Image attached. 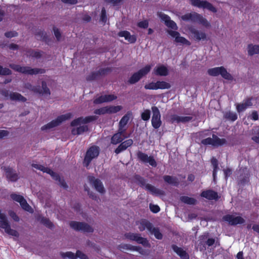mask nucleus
Returning a JSON list of instances; mask_svg holds the SVG:
<instances>
[{"label":"nucleus","mask_w":259,"mask_h":259,"mask_svg":"<svg viewBox=\"0 0 259 259\" xmlns=\"http://www.w3.org/2000/svg\"><path fill=\"white\" fill-rule=\"evenodd\" d=\"M157 89H168L170 88V84L164 81H157L156 82Z\"/></svg>","instance_id":"obj_42"},{"label":"nucleus","mask_w":259,"mask_h":259,"mask_svg":"<svg viewBox=\"0 0 259 259\" xmlns=\"http://www.w3.org/2000/svg\"><path fill=\"white\" fill-rule=\"evenodd\" d=\"M136 225L138 226L140 231H143L147 229L148 231L152 229V224L146 220H141L136 222Z\"/></svg>","instance_id":"obj_29"},{"label":"nucleus","mask_w":259,"mask_h":259,"mask_svg":"<svg viewBox=\"0 0 259 259\" xmlns=\"http://www.w3.org/2000/svg\"><path fill=\"white\" fill-rule=\"evenodd\" d=\"M150 209L154 213H157L160 210V208L158 205L152 204H150Z\"/></svg>","instance_id":"obj_56"},{"label":"nucleus","mask_w":259,"mask_h":259,"mask_svg":"<svg viewBox=\"0 0 259 259\" xmlns=\"http://www.w3.org/2000/svg\"><path fill=\"white\" fill-rule=\"evenodd\" d=\"M132 117V112L131 111H128L120 119L119 122V128L121 131H125V126L128 123L130 119Z\"/></svg>","instance_id":"obj_26"},{"label":"nucleus","mask_w":259,"mask_h":259,"mask_svg":"<svg viewBox=\"0 0 259 259\" xmlns=\"http://www.w3.org/2000/svg\"><path fill=\"white\" fill-rule=\"evenodd\" d=\"M138 158L144 163H148L153 167L157 166V162L153 156H149L147 154L141 151L137 153Z\"/></svg>","instance_id":"obj_16"},{"label":"nucleus","mask_w":259,"mask_h":259,"mask_svg":"<svg viewBox=\"0 0 259 259\" xmlns=\"http://www.w3.org/2000/svg\"><path fill=\"white\" fill-rule=\"evenodd\" d=\"M248 53L250 56L259 53V45L250 44L248 46Z\"/></svg>","instance_id":"obj_40"},{"label":"nucleus","mask_w":259,"mask_h":259,"mask_svg":"<svg viewBox=\"0 0 259 259\" xmlns=\"http://www.w3.org/2000/svg\"><path fill=\"white\" fill-rule=\"evenodd\" d=\"M214 242H215V239H213V238H209L207 239L206 243V244L210 246H211L214 243Z\"/></svg>","instance_id":"obj_63"},{"label":"nucleus","mask_w":259,"mask_h":259,"mask_svg":"<svg viewBox=\"0 0 259 259\" xmlns=\"http://www.w3.org/2000/svg\"><path fill=\"white\" fill-rule=\"evenodd\" d=\"M152 111V116L151 123L152 126L155 128H158L161 125V115L158 108L156 106H153L151 108Z\"/></svg>","instance_id":"obj_11"},{"label":"nucleus","mask_w":259,"mask_h":259,"mask_svg":"<svg viewBox=\"0 0 259 259\" xmlns=\"http://www.w3.org/2000/svg\"><path fill=\"white\" fill-rule=\"evenodd\" d=\"M9 214L15 221H19V218L14 212L10 211L9 212Z\"/></svg>","instance_id":"obj_60"},{"label":"nucleus","mask_w":259,"mask_h":259,"mask_svg":"<svg viewBox=\"0 0 259 259\" xmlns=\"http://www.w3.org/2000/svg\"><path fill=\"white\" fill-rule=\"evenodd\" d=\"M99 154V148L96 146L90 147L87 151L85 156L83 164L85 166L88 167L91 161L94 158L97 157Z\"/></svg>","instance_id":"obj_8"},{"label":"nucleus","mask_w":259,"mask_h":259,"mask_svg":"<svg viewBox=\"0 0 259 259\" xmlns=\"http://www.w3.org/2000/svg\"><path fill=\"white\" fill-rule=\"evenodd\" d=\"M5 169L7 178L9 180L14 182L18 179V175L11 168L9 167H6Z\"/></svg>","instance_id":"obj_36"},{"label":"nucleus","mask_w":259,"mask_h":259,"mask_svg":"<svg viewBox=\"0 0 259 259\" xmlns=\"http://www.w3.org/2000/svg\"><path fill=\"white\" fill-rule=\"evenodd\" d=\"M149 232L154 235L157 239H161L162 238V235L159 231L157 228H155L152 225V229L149 230Z\"/></svg>","instance_id":"obj_41"},{"label":"nucleus","mask_w":259,"mask_h":259,"mask_svg":"<svg viewBox=\"0 0 259 259\" xmlns=\"http://www.w3.org/2000/svg\"><path fill=\"white\" fill-rule=\"evenodd\" d=\"M146 189L149 191L152 194L156 196H160L164 194V192L163 190L157 189L150 184L146 185Z\"/></svg>","instance_id":"obj_35"},{"label":"nucleus","mask_w":259,"mask_h":259,"mask_svg":"<svg viewBox=\"0 0 259 259\" xmlns=\"http://www.w3.org/2000/svg\"><path fill=\"white\" fill-rule=\"evenodd\" d=\"M116 98L117 97L114 95H104L95 99L94 103L95 104H100L104 102H111Z\"/></svg>","instance_id":"obj_28"},{"label":"nucleus","mask_w":259,"mask_h":259,"mask_svg":"<svg viewBox=\"0 0 259 259\" xmlns=\"http://www.w3.org/2000/svg\"><path fill=\"white\" fill-rule=\"evenodd\" d=\"M239 173L240 174V181L241 183H243L248 178L249 173L247 168H244L240 169Z\"/></svg>","instance_id":"obj_39"},{"label":"nucleus","mask_w":259,"mask_h":259,"mask_svg":"<svg viewBox=\"0 0 259 259\" xmlns=\"http://www.w3.org/2000/svg\"><path fill=\"white\" fill-rule=\"evenodd\" d=\"M111 71L110 68L107 67L104 69H100L97 72H92L87 77L88 80H93L99 78L100 76L105 75Z\"/></svg>","instance_id":"obj_24"},{"label":"nucleus","mask_w":259,"mask_h":259,"mask_svg":"<svg viewBox=\"0 0 259 259\" xmlns=\"http://www.w3.org/2000/svg\"><path fill=\"white\" fill-rule=\"evenodd\" d=\"M53 30L55 37L58 40H59L61 38V33L60 31L56 27H54Z\"/></svg>","instance_id":"obj_58"},{"label":"nucleus","mask_w":259,"mask_h":259,"mask_svg":"<svg viewBox=\"0 0 259 259\" xmlns=\"http://www.w3.org/2000/svg\"><path fill=\"white\" fill-rule=\"evenodd\" d=\"M201 196L210 200L218 199V193L211 190L203 191L201 194Z\"/></svg>","instance_id":"obj_31"},{"label":"nucleus","mask_w":259,"mask_h":259,"mask_svg":"<svg viewBox=\"0 0 259 259\" xmlns=\"http://www.w3.org/2000/svg\"><path fill=\"white\" fill-rule=\"evenodd\" d=\"M180 200L182 202L188 204H195L196 202L195 199L185 196L181 197Z\"/></svg>","instance_id":"obj_43"},{"label":"nucleus","mask_w":259,"mask_h":259,"mask_svg":"<svg viewBox=\"0 0 259 259\" xmlns=\"http://www.w3.org/2000/svg\"><path fill=\"white\" fill-rule=\"evenodd\" d=\"M252 105L251 99H247L243 101L241 104L237 105L236 109L238 112H241L245 110L247 108Z\"/></svg>","instance_id":"obj_33"},{"label":"nucleus","mask_w":259,"mask_h":259,"mask_svg":"<svg viewBox=\"0 0 259 259\" xmlns=\"http://www.w3.org/2000/svg\"><path fill=\"white\" fill-rule=\"evenodd\" d=\"M167 32L172 37L175 38V41L177 43L188 46L191 45V42L185 37L181 36L179 32L174 30H168Z\"/></svg>","instance_id":"obj_17"},{"label":"nucleus","mask_w":259,"mask_h":259,"mask_svg":"<svg viewBox=\"0 0 259 259\" xmlns=\"http://www.w3.org/2000/svg\"><path fill=\"white\" fill-rule=\"evenodd\" d=\"M97 119L96 116H89L85 117H80L73 120L71 123L72 126H79L77 128H73L71 133L74 135H80L88 130V126L87 123L95 120Z\"/></svg>","instance_id":"obj_1"},{"label":"nucleus","mask_w":259,"mask_h":259,"mask_svg":"<svg viewBox=\"0 0 259 259\" xmlns=\"http://www.w3.org/2000/svg\"><path fill=\"white\" fill-rule=\"evenodd\" d=\"M251 118L253 120H256L258 119V114L256 111L252 112L251 115Z\"/></svg>","instance_id":"obj_64"},{"label":"nucleus","mask_w":259,"mask_h":259,"mask_svg":"<svg viewBox=\"0 0 259 259\" xmlns=\"http://www.w3.org/2000/svg\"><path fill=\"white\" fill-rule=\"evenodd\" d=\"M189 31L193 35V38L196 41L206 40L207 39V34L203 31L198 30L196 28L190 27Z\"/></svg>","instance_id":"obj_19"},{"label":"nucleus","mask_w":259,"mask_h":259,"mask_svg":"<svg viewBox=\"0 0 259 259\" xmlns=\"http://www.w3.org/2000/svg\"><path fill=\"white\" fill-rule=\"evenodd\" d=\"M107 107L108 113H115L120 111L122 109V107L120 105L118 106H110Z\"/></svg>","instance_id":"obj_45"},{"label":"nucleus","mask_w":259,"mask_h":259,"mask_svg":"<svg viewBox=\"0 0 259 259\" xmlns=\"http://www.w3.org/2000/svg\"><path fill=\"white\" fill-rule=\"evenodd\" d=\"M118 36L124 37L125 39L130 43H134L137 40L135 35H131L127 31H121L118 33Z\"/></svg>","instance_id":"obj_34"},{"label":"nucleus","mask_w":259,"mask_h":259,"mask_svg":"<svg viewBox=\"0 0 259 259\" xmlns=\"http://www.w3.org/2000/svg\"><path fill=\"white\" fill-rule=\"evenodd\" d=\"M152 65H147L138 72L134 73L128 80L129 83L134 84L137 82L143 76L146 75L151 70Z\"/></svg>","instance_id":"obj_7"},{"label":"nucleus","mask_w":259,"mask_h":259,"mask_svg":"<svg viewBox=\"0 0 259 259\" xmlns=\"http://www.w3.org/2000/svg\"><path fill=\"white\" fill-rule=\"evenodd\" d=\"M60 254L63 258H69L70 259H76L77 257H78L80 259H88L87 256L80 251H77L76 254L74 253L68 251L65 253L61 252Z\"/></svg>","instance_id":"obj_23"},{"label":"nucleus","mask_w":259,"mask_h":259,"mask_svg":"<svg viewBox=\"0 0 259 259\" xmlns=\"http://www.w3.org/2000/svg\"><path fill=\"white\" fill-rule=\"evenodd\" d=\"M125 132L120 131L118 129L117 133L115 134L111 138V143L113 145H116L123 141L125 138L123 136V134Z\"/></svg>","instance_id":"obj_30"},{"label":"nucleus","mask_w":259,"mask_h":259,"mask_svg":"<svg viewBox=\"0 0 259 259\" xmlns=\"http://www.w3.org/2000/svg\"><path fill=\"white\" fill-rule=\"evenodd\" d=\"M163 178L164 181L169 184L174 186H178L179 184V181L178 179L176 177L164 176H163Z\"/></svg>","instance_id":"obj_38"},{"label":"nucleus","mask_w":259,"mask_h":259,"mask_svg":"<svg viewBox=\"0 0 259 259\" xmlns=\"http://www.w3.org/2000/svg\"><path fill=\"white\" fill-rule=\"evenodd\" d=\"M40 222L49 228L52 229L53 228V224L47 218H42L40 220Z\"/></svg>","instance_id":"obj_47"},{"label":"nucleus","mask_w":259,"mask_h":259,"mask_svg":"<svg viewBox=\"0 0 259 259\" xmlns=\"http://www.w3.org/2000/svg\"><path fill=\"white\" fill-rule=\"evenodd\" d=\"M182 20L185 21L191 22H197L205 27H209L210 26V23L207 19L204 18L201 15L196 12L187 13L181 17Z\"/></svg>","instance_id":"obj_2"},{"label":"nucleus","mask_w":259,"mask_h":259,"mask_svg":"<svg viewBox=\"0 0 259 259\" xmlns=\"http://www.w3.org/2000/svg\"><path fill=\"white\" fill-rule=\"evenodd\" d=\"M10 67L13 70L26 74H37L38 73L42 74L45 72V70L43 69L31 68L29 67L21 66L19 65L11 64Z\"/></svg>","instance_id":"obj_4"},{"label":"nucleus","mask_w":259,"mask_h":259,"mask_svg":"<svg viewBox=\"0 0 259 259\" xmlns=\"http://www.w3.org/2000/svg\"><path fill=\"white\" fill-rule=\"evenodd\" d=\"M11 197L13 200L19 202L21 206L24 210L29 212H33L32 208L27 203V201L22 196L16 194H12L11 195Z\"/></svg>","instance_id":"obj_14"},{"label":"nucleus","mask_w":259,"mask_h":259,"mask_svg":"<svg viewBox=\"0 0 259 259\" xmlns=\"http://www.w3.org/2000/svg\"><path fill=\"white\" fill-rule=\"evenodd\" d=\"M32 166L33 167L40 170L44 172H46L51 176L52 178L56 180V181H58L59 182V184L64 188H67V185L64 182V181L62 179L60 176L55 172H54L52 169L45 167L44 166L38 164H32Z\"/></svg>","instance_id":"obj_3"},{"label":"nucleus","mask_w":259,"mask_h":259,"mask_svg":"<svg viewBox=\"0 0 259 259\" xmlns=\"http://www.w3.org/2000/svg\"><path fill=\"white\" fill-rule=\"evenodd\" d=\"M105 2L112 4L113 6L119 5L122 0H104Z\"/></svg>","instance_id":"obj_57"},{"label":"nucleus","mask_w":259,"mask_h":259,"mask_svg":"<svg viewBox=\"0 0 259 259\" xmlns=\"http://www.w3.org/2000/svg\"><path fill=\"white\" fill-rule=\"evenodd\" d=\"M11 73V71L7 68H3L0 65V75H9Z\"/></svg>","instance_id":"obj_53"},{"label":"nucleus","mask_w":259,"mask_h":259,"mask_svg":"<svg viewBox=\"0 0 259 259\" xmlns=\"http://www.w3.org/2000/svg\"><path fill=\"white\" fill-rule=\"evenodd\" d=\"M70 227L76 231H81L84 232H92L93 229L89 225L84 223L72 221L70 223Z\"/></svg>","instance_id":"obj_13"},{"label":"nucleus","mask_w":259,"mask_h":259,"mask_svg":"<svg viewBox=\"0 0 259 259\" xmlns=\"http://www.w3.org/2000/svg\"><path fill=\"white\" fill-rule=\"evenodd\" d=\"M146 90H157L156 82H151L145 85Z\"/></svg>","instance_id":"obj_54"},{"label":"nucleus","mask_w":259,"mask_h":259,"mask_svg":"<svg viewBox=\"0 0 259 259\" xmlns=\"http://www.w3.org/2000/svg\"><path fill=\"white\" fill-rule=\"evenodd\" d=\"M72 116V114L71 113H67L65 114L61 115L58 116L56 119L53 120L48 124L42 126L41 129L42 131L50 130L59 125L63 121L70 119Z\"/></svg>","instance_id":"obj_5"},{"label":"nucleus","mask_w":259,"mask_h":259,"mask_svg":"<svg viewBox=\"0 0 259 259\" xmlns=\"http://www.w3.org/2000/svg\"><path fill=\"white\" fill-rule=\"evenodd\" d=\"M26 55L27 56L32 57L36 58H39L41 56L40 52L33 51H29L27 52Z\"/></svg>","instance_id":"obj_49"},{"label":"nucleus","mask_w":259,"mask_h":259,"mask_svg":"<svg viewBox=\"0 0 259 259\" xmlns=\"http://www.w3.org/2000/svg\"><path fill=\"white\" fill-rule=\"evenodd\" d=\"M88 179L90 184L94 186L98 192L101 193H103L105 192L103 185L100 180L98 179H95V178L93 176H89Z\"/></svg>","instance_id":"obj_21"},{"label":"nucleus","mask_w":259,"mask_h":259,"mask_svg":"<svg viewBox=\"0 0 259 259\" xmlns=\"http://www.w3.org/2000/svg\"><path fill=\"white\" fill-rule=\"evenodd\" d=\"M207 73L209 75L212 76L221 75L222 77L227 80H232L233 78L232 75L223 66L209 69L207 70Z\"/></svg>","instance_id":"obj_6"},{"label":"nucleus","mask_w":259,"mask_h":259,"mask_svg":"<svg viewBox=\"0 0 259 259\" xmlns=\"http://www.w3.org/2000/svg\"><path fill=\"white\" fill-rule=\"evenodd\" d=\"M211 163L213 166V178L215 181L217 177V174L218 169V160L216 158L213 157L211 159Z\"/></svg>","instance_id":"obj_44"},{"label":"nucleus","mask_w":259,"mask_h":259,"mask_svg":"<svg viewBox=\"0 0 259 259\" xmlns=\"http://www.w3.org/2000/svg\"><path fill=\"white\" fill-rule=\"evenodd\" d=\"M9 132L6 130H0V139L8 135Z\"/></svg>","instance_id":"obj_61"},{"label":"nucleus","mask_w":259,"mask_h":259,"mask_svg":"<svg viewBox=\"0 0 259 259\" xmlns=\"http://www.w3.org/2000/svg\"><path fill=\"white\" fill-rule=\"evenodd\" d=\"M25 87V88L29 90H31L36 93H39L40 94L47 95H50V90L47 86L46 82L44 81H42L41 88H40V87L39 86H33L30 83L26 84Z\"/></svg>","instance_id":"obj_10"},{"label":"nucleus","mask_w":259,"mask_h":259,"mask_svg":"<svg viewBox=\"0 0 259 259\" xmlns=\"http://www.w3.org/2000/svg\"><path fill=\"white\" fill-rule=\"evenodd\" d=\"M192 6L199 8L206 9L213 13L217 12V9L210 3L206 1L190 0Z\"/></svg>","instance_id":"obj_12"},{"label":"nucleus","mask_w":259,"mask_h":259,"mask_svg":"<svg viewBox=\"0 0 259 259\" xmlns=\"http://www.w3.org/2000/svg\"><path fill=\"white\" fill-rule=\"evenodd\" d=\"M172 248L182 259H189V256L188 253L181 248L176 245H172Z\"/></svg>","instance_id":"obj_37"},{"label":"nucleus","mask_w":259,"mask_h":259,"mask_svg":"<svg viewBox=\"0 0 259 259\" xmlns=\"http://www.w3.org/2000/svg\"><path fill=\"white\" fill-rule=\"evenodd\" d=\"M169 72L167 67L164 65H158L153 70V73L157 76H166Z\"/></svg>","instance_id":"obj_27"},{"label":"nucleus","mask_w":259,"mask_h":259,"mask_svg":"<svg viewBox=\"0 0 259 259\" xmlns=\"http://www.w3.org/2000/svg\"><path fill=\"white\" fill-rule=\"evenodd\" d=\"M133 143V141L132 139H128L122 142L118 147L115 149V152L116 154H119L122 151L126 149L128 147H130Z\"/></svg>","instance_id":"obj_32"},{"label":"nucleus","mask_w":259,"mask_h":259,"mask_svg":"<svg viewBox=\"0 0 259 259\" xmlns=\"http://www.w3.org/2000/svg\"><path fill=\"white\" fill-rule=\"evenodd\" d=\"M141 118L143 120H148L150 118V111L149 109L145 110L141 114Z\"/></svg>","instance_id":"obj_48"},{"label":"nucleus","mask_w":259,"mask_h":259,"mask_svg":"<svg viewBox=\"0 0 259 259\" xmlns=\"http://www.w3.org/2000/svg\"><path fill=\"white\" fill-rule=\"evenodd\" d=\"M148 25L149 23L147 20H143L138 23V27L142 28H147L148 27Z\"/></svg>","instance_id":"obj_55"},{"label":"nucleus","mask_w":259,"mask_h":259,"mask_svg":"<svg viewBox=\"0 0 259 259\" xmlns=\"http://www.w3.org/2000/svg\"><path fill=\"white\" fill-rule=\"evenodd\" d=\"M2 95L5 97L9 98L12 101L25 102L26 99L18 93L9 92L8 90H5L1 92Z\"/></svg>","instance_id":"obj_15"},{"label":"nucleus","mask_w":259,"mask_h":259,"mask_svg":"<svg viewBox=\"0 0 259 259\" xmlns=\"http://www.w3.org/2000/svg\"><path fill=\"white\" fill-rule=\"evenodd\" d=\"M61 1L64 3L71 5L75 4L77 2V0H61Z\"/></svg>","instance_id":"obj_62"},{"label":"nucleus","mask_w":259,"mask_h":259,"mask_svg":"<svg viewBox=\"0 0 259 259\" xmlns=\"http://www.w3.org/2000/svg\"><path fill=\"white\" fill-rule=\"evenodd\" d=\"M94 113H95L96 114H98V115L104 114L105 113H108L107 107H105L101 108L99 109H97L95 110Z\"/></svg>","instance_id":"obj_51"},{"label":"nucleus","mask_w":259,"mask_h":259,"mask_svg":"<svg viewBox=\"0 0 259 259\" xmlns=\"http://www.w3.org/2000/svg\"><path fill=\"white\" fill-rule=\"evenodd\" d=\"M136 180L141 187H144L146 189V185L148 184L146 183V181L144 178L140 176H137L136 177Z\"/></svg>","instance_id":"obj_50"},{"label":"nucleus","mask_w":259,"mask_h":259,"mask_svg":"<svg viewBox=\"0 0 259 259\" xmlns=\"http://www.w3.org/2000/svg\"><path fill=\"white\" fill-rule=\"evenodd\" d=\"M192 117L191 116H179L176 114L171 115L170 121L171 123H186L191 120Z\"/></svg>","instance_id":"obj_25"},{"label":"nucleus","mask_w":259,"mask_h":259,"mask_svg":"<svg viewBox=\"0 0 259 259\" xmlns=\"http://www.w3.org/2000/svg\"><path fill=\"white\" fill-rule=\"evenodd\" d=\"M225 117L226 118L231 120L232 121L236 120L237 119V115L235 112H227Z\"/></svg>","instance_id":"obj_46"},{"label":"nucleus","mask_w":259,"mask_h":259,"mask_svg":"<svg viewBox=\"0 0 259 259\" xmlns=\"http://www.w3.org/2000/svg\"><path fill=\"white\" fill-rule=\"evenodd\" d=\"M125 236L126 238L136 241L138 243L142 244L144 246H148L149 244L147 240L145 238L142 237L139 234L129 233L125 234Z\"/></svg>","instance_id":"obj_20"},{"label":"nucleus","mask_w":259,"mask_h":259,"mask_svg":"<svg viewBox=\"0 0 259 259\" xmlns=\"http://www.w3.org/2000/svg\"><path fill=\"white\" fill-rule=\"evenodd\" d=\"M5 36L8 38H11L17 35V33L15 31H10L6 32Z\"/></svg>","instance_id":"obj_59"},{"label":"nucleus","mask_w":259,"mask_h":259,"mask_svg":"<svg viewBox=\"0 0 259 259\" xmlns=\"http://www.w3.org/2000/svg\"><path fill=\"white\" fill-rule=\"evenodd\" d=\"M226 142L225 139H220L215 135L212 137L206 138L201 141V143L204 145H211L214 147H218L223 145Z\"/></svg>","instance_id":"obj_9"},{"label":"nucleus","mask_w":259,"mask_h":259,"mask_svg":"<svg viewBox=\"0 0 259 259\" xmlns=\"http://www.w3.org/2000/svg\"><path fill=\"white\" fill-rule=\"evenodd\" d=\"M223 220L227 222L231 225L242 224L245 222V220L240 216L235 217L232 214H228L224 216Z\"/></svg>","instance_id":"obj_18"},{"label":"nucleus","mask_w":259,"mask_h":259,"mask_svg":"<svg viewBox=\"0 0 259 259\" xmlns=\"http://www.w3.org/2000/svg\"><path fill=\"white\" fill-rule=\"evenodd\" d=\"M100 21L104 23H105L107 21L106 12L104 8H103L101 11Z\"/></svg>","instance_id":"obj_52"},{"label":"nucleus","mask_w":259,"mask_h":259,"mask_svg":"<svg viewBox=\"0 0 259 259\" xmlns=\"http://www.w3.org/2000/svg\"><path fill=\"white\" fill-rule=\"evenodd\" d=\"M157 15L162 20L164 21L165 24L168 27L175 30H177L178 29L177 24L174 21L170 20V18L168 16L163 14L161 12H158Z\"/></svg>","instance_id":"obj_22"}]
</instances>
